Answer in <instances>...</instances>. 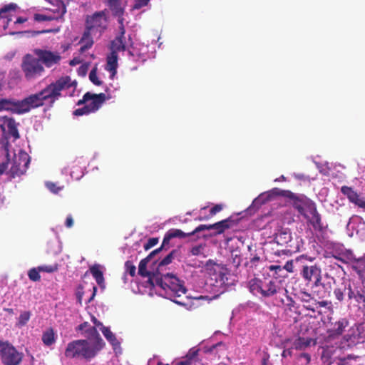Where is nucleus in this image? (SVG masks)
<instances>
[{
  "instance_id": "obj_1",
  "label": "nucleus",
  "mask_w": 365,
  "mask_h": 365,
  "mask_svg": "<svg viewBox=\"0 0 365 365\" xmlns=\"http://www.w3.org/2000/svg\"><path fill=\"white\" fill-rule=\"evenodd\" d=\"M154 284L161 289L165 297L179 305L185 307L188 310L197 308L200 306L199 301L207 297L200 295L192 299L186 297L185 300H180L179 298L181 294H185L187 289L184 286V282L173 274L168 273L160 277H156Z\"/></svg>"
},
{
  "instance_id": "obj_2",
  "label": "nucleus",
  "mask_w": 365,
  "mask_h": 365,
  "mask_svg": "<svg viewBox=\"0 0 365 365\" xmlns=\"http://www.w3.org/2000/svg\"><path fill=\"white\" fill-rule=\"evenodd\" d=\"M76 86V83L72 81L68 76H62L53 83L47 86L39 93L29 96L24 98V113L31 109L36 108L43 105L47 101L49 106H53L54 103L61 96V91Z\"/></svg>"
},
{
  "instance_id": "obj_3",
  "label": "nucleus",
  "mask_w": 365,
  "mask_h": 365,
  "mask_svg": "<svg viewBox=\"0 0 365 365\" xmlns=\"http://www.w3.org/2000/svg\"><path fill=\"white\" fill-rule=\"evenodd\" d=\"M87 333L92 344L84 339L74 340L68 343L65 350L66 357L90 360L104 347L105 342L95 327L88 329Z\"/></svg>"
},
{
  "instance_id": "obj_4",
  "label": "nucleus",
  "mask_w": 365,
  "mask_h": 365,
  "mask_svg": "<svg viewBox=\"0 0 365 365\" xmlns=\"http://www.w3.org/2000/svg\"><path fill=\"white\" fill-rule=\"evenodd\" d=\"M36 54L38 59H34L29 63H24V73L26 78L33 77L35 74H40L43 68L40 63V61L43 62L47 67L58 63L61 60V56L57 53L49 51L36 50Z\"/></svg>"
},
{
  "instance_id": "obj_5",
  "label": "nucleus",
  "mask_w": 365,
  "mask_h": 365,
  "mask_svg": "<svg viewBox=\"0 0 365 365\" xmlns=\"http://www.w3.org/2000/svg\"><path fill=\"white\" fill-rule=\"evenodd\" d=\"M107 27L108 18L105 11H96L86 16V30L93 34L94 36L100 37Z\"/></svg>"
},
{
  "instance_id": "obj_6",
  "label": "nucleus",
  "mask_w": 365,
  "mask_h": 365,
  "mask_svg": "<svg viewBox=\"0 0 365 365\" xmlns=\"http://www.w3.org/2000/svg\"><path fill=\"white\" fill-rule=\"evenodd\" d=\"M299 274L306 284H311L312 287H317L323 284L322 283V269L316 264L312 265L302 264Z\"/></svg>"
},
{
  "instance_id": "obj_7",
  "label": "nucleus",
  "mask_w": 365,
  "mask_h": 365,
  "mask_svg": "<svg viewBox=\"0 0 365 365\" xmlns=\"http://www.w3.org/2000/svg\"><path fill=\"white\" fill-rule=\"evenodd\" d=\"M298 298L302 303L303 307L313 313L317 312L318 314H322V312L319 311V308L320 307H326L329 309H331V302L327 300L318 301L310 293L307 292H301L299 294Z\"/></svg>"
},
{
  "instance_id": "obj_8",
  "label": "nucleus",
  "mask_w": 365,
  "mask_h": 365,
  "mask_svg": "<svg viewBox=\"0 0 365 365\" xmlns=\"http://www.w3.org/2000/svg\"><path fill=\"white\" fill-rule=\"evenodd\" d=\"M205 269L216 282L225 284L228 280L227 276L230 274V271L223 264H218L212 259H209L205 263Z\"/></svg>"
},
{
  "instance_id": "obj_9",
  "label": "nucleus",
  "mask_w": 365,
  "mask_h": 365,
  "mask_svg": "<svg viewBox=\"0 0 365 365\" xmlns=\"http://www.w3.org/2000/svg\"><path fill=\"white\" fill-rule=\"evenodd\" d=\"M0 356L5 365H18L21 361V354L8 341L0 340Z\"/></svg>"
},
{
  "instance_id": "obj_10",
  "label": "nucleus",
  "mask_w": 365,
  "mask_h": 365,
  "mask_svg": "<svg viewBox=\"0 0 365 365\" xmlns=\"http://www.w3.org/2000/svg\"><path fill=\"white\" fill-rule=\"evenodd\" d=\"M106 101V95L103 93L92 94L90 92L86 93L83 98L77 103L78 106L86 104L91 113L96 112Z\"/></svg>"
},
{
  "instance_id": "obj_11",
  "label": "nucleus",
  "mask_w": 365,
  "mask_h": 365,
  "mask_svg": "<svg viewBox=\"0 0 365 365\" xmlns=\"http://www.w3.org/2000/svg\"><path fill=\"white\" fill-rule=\"evenodd\" d=\"M275 196H282L287 198V197L293 196V192L290 190H281L279 188L274 187L267 192L260 194L254 200L252 204H264L267 201L271 200Z\"/></svg>"
},
{
  "instance_id": "obj_12",
  "label": "nucleus",
  "mask_w": 365,
  "mask_h": 365,
  "mask_svg": "<svg viewBox=\"0 0 365 365\" xmlns=\"http://www.w3.org/2000/svg\"><path fill=\"white\" fill-rule=\"evenodd\" d=\"M55 1L58 9L55 10L54 12L57 13V16H48L36 13L33 15V20L36 22H42L63 19V16L66 13V6L61 0H55Z\"/></svg>"
},
{
  "instance_id": "obj_13",
  "label": "nucleus",
  "mask_w": 365,
  "mask_h": 365,
  "mask_svg": "<svg viewBox=\"0 0 365 365\" xmlns=\"http://www.w3.org/2000/svg\"><path fill=\"white\" fill-rule=\"evenodd\" d=\"M160 251L161 248H158L152 251L145 258L140 260L138 266V274L141 277H148V283L152 286H155L153 282L154 279H155V274L147 271V264L152 259V257L155 256L156 254L159 253Z\"/></svg>"
},
{
  "instance_id": "obj_14",
  "label": "nucleus",
  "mask_w": 365,
  "mask_h": 365,
  "mask_svg": "<svg viewBox=\"0 0 365 365\" xmlns=\"http://www.w3.org/2000/svg\"><path fill=\"white\" fill-rule=\"evenodd\" d=\"M287 198L293 201V207L298 211V212L307 217L305 214V210H308L311 204H314L313 201L307 198L303 195H298L293 192V196L287 197Z\"/></svg>"
},
{
  "instance_id": "obj_15",
  "label": "nucleus",
  "mask_w": 365,
  "mask_h": 365,
  "mask_svg": "<svg viewBox=\"0 0 365 365\" xmlns=\"http://www.w3.org/2000/svg\"><path fill=\"white\" fill-rule=\"evenodd\" d=\"M348 299L356 302L360 309H365V290L356 286V287H349Z\"/></svg>"
},
{
  "instance_id": "obj_16",
  "label": "nucleus",
  "mask_w": 365,
  "mask_h": 365,
  "mask_svg": "<svg viewBox=\"0 0 365 365\" xmlns=\"http://www.w3.org/2000/svg\"><path fill=\"white\" fill-rule=\"evenodd\" d=\"M103 3L109 7L114 16L122 18L127 4L126 0H103Z\"/></svg>"
},
{
  "instance_id": "obj_17",
  "label": "nucleus",
  "mask_w": 365,
  "mask_h": 365,
  "mask_svg": "<svg viewBox=\"0 0 365 365\" xmlns=\"http://www.w3.org/2000/svg\"><path fill=\"white\" fill-rule=\"evenodd\" d=\"M239 220H235L232 217H228L225 220L212 224V230H215V235H221L225 230L236 227Z\"/></svg>"
},
{
  "instance_id": "obj_18",
  "label": "nucleus",
  "mask_w": 365,
  "mask_h": 365,
  "mask_svg": "<svg viewBox=\"0 0 365 365\" xmlns=\"http://www.w3.org/2000/svg\"><path fill=\"white\" fill-rule=\"evenodd\" d=\"M190 236V232H184L180 229H170L165 235L162 245L160 248L161 250L163 248L169 247L170 242L173 238L183 239Z\"/></svg>"
},
{
  "instance_id": "obj_19",
  "label": "nucleus",
  "mask_w": 365,
  "mask_h": 365,
  "mask_svg": "<svg viewBox=\"0 0 365 365\" xmlns=\"http://www.w3.org/2000/svg\"><path fill=\"white\" fill-rule=\"evenodd\" d=\"M2 110H10L13 113H23V101H14L10 99L2 98L0 100V111Z\"/></svg>"
},
{
  "instance_id": "obj_20",
  "label": "nucleus",
  "mask_w": 365,
  "mask_h": 365,
  "mask_svg": "<svg viewBox=\"0 0 365 365\" xmlns=\"http://www.w3.org/2000/svg\"><path fill=\"white\" fill-rule=\"evenodd\" d=\"M331 327L328 329L329 336H339L343 334L344 329L349 326V320L346 318H341L334 323H331Z\"/></svg>"
},
{
  "instance_id": "obj_21",
  "label": "nucleus",
  "mask_w": 365,
  "mask_h": 365,
  "mask_svg": "<svg viewBox=\"0 0 365 365\" xmlns=\"http://www.w3.org/2000/svg\"><path fill=\"white\" fill-rule=\"evenodd\" d=\"M16 5L9 4L0 9V24L6 29L9 22L11 20L12 12H15Z\"/></svg>"
},
{
  "instance_id": "obj_22",
  "label": "nucleus",
  "mask_w": 365,
  "mask_h": 365,
  "mask_svg": "<svg viewBox=\"0 0 365 365\" xmlns=\"http://www.w3.org/2000/svg\"><path fill=\"white\" fill-rule=\"evenodd\" d=\"M260 287H262L260 295L263 297H269L277 292L278 287L272 280H262Z\"/></svg>"
},
{
  "instance_id": "obj_23",
  "label": "nucleus",
  "mask_w": 365,
  "mask_h": 365,
  "mask_svg": "<svg viewBox=\"0 0 365 365\" xmlns=\"http://www.w3.org/2000/svg\"><path fill=\"white\" fill-rule=\"evenodd\" d=\"M309 214L312 216V219L309 220L310 223L313 226L315 230H322V222L321 215L318 212L316 204H311L309 205V210H307Z\"/></svg>"
},
{
  "instance_id": "obj_24",
  "label": "nucleus",
  "mask_w": 365,
  "mask_h": 365,
  "mask_svg": "<svg viewBox=\"0 0 365 365\" xmlns=\"http://www.w3.org/2000/svg\"><path fill=\"white\" fill-rule=\"evenodd\" d=\"M2 129L5 131L6 128V130L11 136L14 137V139H17L20 138L19 133L17 129V124L15 120L11 118L5 117L4 118V124L1 125Z\"/></svg>"
},
{
  "instance_id": "obj_25",
  "label": "nucleus",
  "mask_w": 365,
  "mask_h": 365,
  "mask_svg": "<svg viewBox=\"0 0 365 365\" xmlns=\"http://www.w3.org/2000/svg\"><path fill=\"white\" fill-rule=\"evenodd\" d=\"M341 192L347 197L351 202L355 204L357 206H359L361 202L363 200V198L360 197L359 195L351 187L346 185L342 186L341 187Z\"/></svg>"
},
{
  "instance_id": "obj_26",
  "label": "nucleus",
  "mask_w": 365,
  "mask_h": 365,
  "mask_svg": "<svg viewBox=\"0 0 365 365\" xmlns=\"http://www.w3.org/2000/svg\"><path fill=\"white\" fill-rule=\"evenodd\" d=\"M118 67V54L115 52H110L107 56V63L106 69L110 73V77L113 78L117 73Z\"/></svg>"
},
{
  "instance_id": "obj_27",
  "label": "nucleus",
  "mask_w": 365,
  "mask_h": 365,
  "mask_svg": "<svg viewBox=\"0 0 365 365\" xmlns=\"http://www.w3.org/2000/svg\"><path fill=\"white\" fill-rule=\"evenodd\" d=\"M349 287L352 289L353 287H356V286L354 284L348 283L334 289V294L339 302H342L344 300V296L346 294L348 296Z\"/></svg>"
},
{
  "instance_id": "obj_28",
  "label": "nucleus",
  "mask_w": 365,
  "mask_h": 365,
  "mask_svg": "<svg viewBox=\"0 0 365 365\" xmlns=\"http://www.w3.org/2000/svg\"><path fill=\"white\" fill-rule=\"evenodd\" d=\"M93 36H94L93 34L90 32L88 33V31L85 29L83 36L80 41V43H83L80 48V51L81 53L92 47L93 44Z\"/></svg>"
},
{
  "instance_id": "obj_29",
  "label": "nucleus",
  "mask_w": 365,
  "mask_h": 365,
  "mask_svg": "<svg viewBox=\"0 0 365 365\" xmlns=\"http://www.w3.org/2000/svg\"><path fill=\"white\" fill-rule=\"evenodd\" d=\"M90 272L93 275V278L96 279L97 284L101 287L104 288L105 282H104V277L103 272L100 269V266L98 264H95L90 268Z\"/></svg>"
},
{
  "instance_id": "obj_30",
  "label": "nucleus",
  "mask_w": 365,
  "mask_h": 365,
  "mask_svg": "<svg viewBox=\"0 0 365 365\" xmlns=\"http://www.w3.org/2000/svg\"><path fill=\"white\" fill-rule=\"evenodd\" d=\"M262 279L258 278H253L248 281L247 287L250 292L255 296L260 295L262 287H260Z\"/></svg>"
},
{
  "instance_id": "obj_31",
  "label": "nucleus",
  "mask_w": 365,
  "mask_h": 365,
  "mask_svg": "<svg viewBox=\"0 0 365 365\" xmlns=\"http://www.w3.org/2000/svg\"><path fill=\"white\" fill-rule=\"evenodd\" d=\"M353 269L360 277L365 275V256L353 259Z\"/></svg>"
},
{
  "instance_id": "obj_32",
  "label": "nucleus",
  "mask_w": 365,
  "mask_h": 365,
  "mask_svg": "<svg viewBox=\"0 0 365 365\" xmlns=\"http://www.w3.org/2000/svg\"><path fill=\"white\" fill-rule=\"evenodd\" d=\"M111 52H115L125 50V37L117 36L111 42Z\"/></svg>"
},
{
  "instance_id": "obj_33",
  "label": "nucleus",
  "mask_w": 365,
  "mask_h": 365,
  "mask_svg": "<svg viewBox=\"0 0 365 365\" xmlns=\"http://www.w3.org/2000/svg\"><path fill=\"white\" fill-rule=\"evenodd\" d=\"M291 239V233L289 230H283L279 231L275 235L274 240L279 245H284L287 243Z\"/></svg>"
},
{
  "instance_id": "obj_34",
  "label": "nucleus",
  "mask_w": 365,
  "mask_h": 365,
  "mask_svg": "<svg viewBox=\"0 0 365 365\" xmlns=\"http://www.w3.org/2000/svg\"><path fill=\"white\" fill-rule=\"evenodd\" d=\"M42 341L46 346H51L55 342V334L52 328L48 329L42 334Z\"/></svg>"
},
{
  "instance_id": "obj_35",
  "label": "nucleus",
  "mask_w": 365,
  "mask_h": 365,
  "mask_svg": "<svg viewBox=\"0 0 365 365\" xmlns=\"http://www.w3.org/2000/svg\"><path fill=\"white\" fill-rule=\"evenodd\" d=\"M101 330L106 337V339L113 346H119L120 343L117 340L115 336L113 334V332L110 330L108 327H103L101 328Z\"/></svg>"
},
{
  "instance_id": "obj_36",
  "label": "nucleus",
  "mask_w": 365,
  "mask_h": 365,
  "mask_svg": "<svg viewBox=\"0 0 365 365\" xmlns=\"http://www.w3.org/2000/svg\"><path fill=\"white\" fill-rule=\"evenodd\" d=\"M199 349L196 348H192L189 350L186 355L185 359L180 362L181 365H189L190 361L195 359L198 354Z\"/></svg>"
},
{
  "instance_id": "obj_37",
  "label": "nucleus",
  "mask_w": 365,
  "mask_h": 365,
  "mask_svg": "<svg viewBox=\"0 0 365 365\" xmlns=\"http://www.w3.org/2000/svg\"><path fill=\"white\" fill-rule=\"evenodd\" d=\"M177 252L178 251L176 250H173L172 252H170L166 257H165L161 261L159 262L158 264V269L170 264L174 259L175 255Z\"/></svg>"
},
{
  "instance_id": "obj_38",
  "label": "nucleus",
  "mask_w": 365,
  "mask_h": 365,
  "mask_svg": "<svg viewBox=\"0 0 365 365\" xmlns=\"http://www.w3.org/2000/svg\"><path fill=\"white\" fill-rule=\"evenodd\" d=\"M59 264L58 263H53L52 264H44L38 266V270L43 272L53 273L58 270Z\"/></svg>"
},
{
  "instance_id": "obj_39",
  "label": "nucleus",
  "mask_w": 365,
  "mask_h": 365,
  "mask_svg": "<svg viewBox=\"0 0 365 365\" xmlns=\"http://www.w3.org/2000/svg\"><path fill=\"white\" fill-rule=\"evenodd\" d=\"M223 209V205L222 204H217L215 206H213L210 210V214L209 215L204 217H199V220H208L211 217H212L214 215H215L217 213L220 212Z\"/></svg>"
},
{
  "instance_id": "obj_40",
  "label": "nucleus",
  "mask_w": 365,
  "mask_h": 365,
  "mask_svg": "<svg viewBox=\"0 0 365 365\" xmlns=\"http://www.w3.org/2000/svg\"><path fill=\"white\" fill-rule=\"evenodd\" d=\"M287 291L285 289L283 294L284 298L281 299V302L291 310L292 307L294 306L295 302L291 297L287 295Z\"/></svg>"
},
{
  "instance_id": "obj_41",
  "label": "nucleus",
  "mask_w": 365,
  "mask_h": 365,
  "mask_svg": "<svg viewBox=\"0 0 365 365\" xmlns=\"http://www.w3.org/2000/svg\"><path fill=\"white\" fill-rule=\"evenodd\" d=\"M40 272L41 271L38 270V267L32 268L28 272V276L31 281L38 282L41 279Z\"/></svg>"
},
{
  "instance_id": "obj_42",
  "label": "nucleus",
  "mask_w": 365,
  "mask_h": 365,
  "mask_svg": "<svg viewBox=\"0 0 365 365\" xmlns=\"http://www.w3.org/2000/svg\"><path fill=\"white\" fill-rule=\"evenodd\" d=\"M90 81L96 86H101L103 82L100 81L97 76V67L95 66L92 68L89 73Z\"/></svg>"
},
{
  "instance_id": "obj_43",
  "label": "nucleus",
  "mask_w": 365,
  "mask_h": 365,
  "mask_svg": "<svg viewBox=\"0 0 365 365\" xmlns=\"http://www.w3.org/2000/svg\"><path fill=\"white\" fill-rule=\"evenodd\" d=\"M46 187L49 191L54 194H58L63 188V186H58L56 182H46Z\"/></svg>"
},
{
  "instance_id": "obj_44",
  "label": "nucleus",
  "mask_w": 365,
  "mask_h": 365,
  "mask_svg": "<svg viewBox=\"0 0 365 365\" xmlns=\"http://www.w3.org/2000/svg\"><path fill=\"white\" fill-rule=\"evenodd\" d=\"M125 268L126 272L131 277H134L135 275L136 267L131 261L128 260L125 262Z\"/></svg>"
},
{
  "instance_id": "obj_45",
  "label": "nucleus",
  "mask_w": 365,
  "mask_h": 365,
  "mask_svg": "<svg viewBox=\"0 0 365 365\" xmlns=\"http://www.w3.org/2000/svg\"><path fill=\"white\" fill-rule=\"evenodd\" d=\"M73 170L71 172V176L74 180H79L83 175V170L80 167H73Z\"/></svg>"
},
{
  "instance_id": "obj_46",
  "label": "nucleus",
  "mask_w": 365,
  "mask_h": 365,
  "mask_svg": "<svg viewBox=\"0 0 365 365\" xmlns=\"http://www.w3.org/2000/svg\"><path fill=\"white\" fill-rule=\"evenodd\" d=\"M91 113V112L90 111L89 108L86 106V105L85 104V106L81 108H78V109H76L74 111H73V115H76V116H81V115H88Z\"/></svg>"
},
{
  "instance_id": "obj_47",
  "label": "nucleus",
  "mask_w": 365,
  "mask_h": 365,
  "mask_svg": "<svg viewBox=\"0 0 365 365\" xmlns=\"http://www.w3.org/2000/svg\"><path fill=\"white\" fill-rule=\"evenodd\" d=\"M150 0H135V3L133 6V10L140 9L147 6Z\"/></svg>"
},
{
  "instance_id": "obj_48",
  "label": "nucleus",
  "mask_w": 365,
  "mask_h": 365,
  "mask_svg": "<svg viewBox=\"0 0 365 365\" xmlns=\"http://www.w3.org/2000/svg\"><path fill=\"white\" fill-rule=\"evenodd\" d=\"M212 230V225H200L197 227L194 230L190 232V236L195 235V233L200 232L203 230Z\"/></svg>"
},
{
  "instance_id": "obj_49",
  "label": "nucleus",
  "mask_w": 365,
  "mask_h": 365,
  "mask_svg": "<svg viewBox=\"0 0 365 365\" xmlns=\"http://www.w3.org/2000/svg\"><path fill=\"white\" fill-rule=\"evenodd\" d=\"M158 242V237H152L150 238L148 242L144 245V249L145 250H148L155 245H156Z\"/></svg>"
},
{
  "instance_id": "obj_50",
  "label": "nucleus",
  "mask_w": 365,
  "mask_h": 365,
  "mask_svg": "<svg viewBox=\"0 0 365 365\" xmlns=\"http://www.w3.org/2000/svg\"><path fill=\"white\" fill-rule=\"evenodd\" d=\"M304 260L313 262L314 260V257H312L307 255H302L296 257V262H303Z\"/></svg>"
},
{
  "instance_id": "obj_51",
  "label": "nucleus",
  "mask_w": 365,
  "mask_h": 365,
  "mask_svg": "<svg viewBox=\"0 0 365 365\" xmlns=\"http://www.w3.org/2000/svg\"><path fill=\"white\" fill-rule=\"evenodd\" d=\"M59 31V29H47V30H42V31H24V34H46V33H51V32H58Z\"/></svg>"
},
{
  "instance_id": "obj_52",
  "label": "nucleus",
  "mask_w": 365,
  "mask_h": 365,
  "mask_svg": "<svg viewBox=\"0 0 365 365\" xmlns=\"http://www.w3.org/2000/svg\"><path fill=\"white\" fill-rule=\"evenodd\" d=\"M8 157H9V153H7V154H6V160L5 162H3V163H0V175L4 174V172L6 170V169L8 168V165H9V159Z\"/></svg>"
},
{
  "instance_id": "obj_53",
  "label": "nucleus",
  "mask_w": 365,
  "mask_h": 365,
  "mask_svg": "<svg viewBox=\"0 0 365 365\" xmlns=\"http://www.w3.org/2000/svg\"><path fill=\"white\" fill-rule=\"evenodd\" d=\"M11 176L12 178H15L16 175H19V173L20 172L19 165H13L11 168Z\"/></svg>"
},
{
  "instance_id": "obj_54",
  "label": "nucleus",
  "mask_w": 365,
  "mask_h": 365,
  "mask_svg": "<svg viewBox=\"0 0 365 365\" xmlns=\"http://www.w3.org/2000/svg\"><path fill=\"white\" fill-rule=\"evenodd\" d=\"M284 268L289 272H294V266L292 260L287 261L284 267Z\"/></svg>"
},
{
  "instance_id": "obj_55",
  "label": "nucleus",
  "mask_w": 365,
  "mask_h": 365,
  "mask_svg": "<svg viewBox=\"0 0 365 365\" xmlns=\"http://www.w3.org/2000/svg\"><path fill=\"white\" fill-rule=\"evenodd\" d=\"M65 225L68 228H71L73 225V220L71 215H68L65 222Z\"/></svg>"
},
{
  "instance_id": "obj_56",
  "label": "nucleus",
  "mask_w": 365,
  "mask_h": 365,
  "mask_svg": "<svg viewBox=\"0 0 365 365\" xmlns=\"http://www.w3.org/2000/svg\"><path fill=\"white\" fill-rule=\"evenodd\" d=\"M201 246H195L191 249L190 252L192 255L196 256L201 252Z\"/></svg>"
},
{
  "instance_id": "obj_57",
  "label": "nucleus",
  "mask_w": 365,
  "mask_h": 365,
  "mask_svg": "<svg viewBox=\"0 0 365 365\" xmlns=\"http://www.w3.org/2000/svg\"><path fill=\"white\" fill-rule=\"evenodd\" d=\"M5 73L0 71V91L2 90V88L4 85L5 82Z\"/></svg>"
},
{
  "instance_id": "obj_58",
  "label": "nucleus",
  "mask_w": 365,
  "mask_h": 365,
  "mask_svg": "<svg viewBox=\"0 0 365 365\" xmlns=\"http://www.w3.org/2000/svg\"><path fill=\"white\" fill-rule=\"evenodd\" d=\"M91 320L96 327H101V328L104 327L103 325V324L101 322H99L94 316L92 317Z\"/></svg>"
},
{
  "instance_id": "obj_59",
  "label": "nucleus",
  "mask_w": 365,
  "mask_h": 365,
  "mask_svg": "<svg viewBox=\"0 0 365 365\" xmlns=\"http://www.w3.org/2000/svg\"><path fill=\"white\" fill-rule=\"evenodd\" d=\"M120 23L121 24V26L120 27V35L118 36H120V37H125V28H124V26L123 25V18H120Z\"/></svg>"
},
{
  "instance_id": "obj_60",
  "label": "nucleus",
  "mask_w": 365,
  "mask_h": 365,
  "mask_svg": "<svg viewBox=\"0 0 365 365\" xmlns=\"http://www.w3.org/2000/svg\"><path fill=\"white\" fill-rule=\"evenodd\" d=\"M220 346H225V344L222 343V342H219V343H217L215 345H212L209 349H208V351L210 352H212L214 351L215 349H216L217 347H220Z\"/></svg>"
},
{
  "instance_id": "obj_61",
  "label": "nucleus",
  "mask_w": 365,
  "mask_h": 365,
  "mask_svg": "<svg viewBox=\"0 0 365 365\" xmlns=\"http://www.w3.org/2000/svg\"><path fill=\"white\" fill-rule=\"evenodd\" d=\"M260 258L259 256L255 255L252 258L250 259V263L253 265H256V264L259 261Z\"/></svg>"
},
{
  "instance_id": "obj_62",
  "label": "nucleus",
  "mask_w": 365,
  "mask_h": 365,
  "mask_svg": "<svg viewBox=\"0 0 365 365\" xmlns=\"http://www.w3.org/2000/svg\"><path fill=\"white\" fill-rule=\"evenodd\" d=\"M338 361V365H346L348 364L346 357L339 358Z\"/></svg>"
},
{
  "instance_id": "obj_63",
  "label": "nucleus",
  "mask_w": 365,
  "mask_h": 365,
  "mask_svg": "<svg viewBox=\"0 0 365 365\" xmlns=\"http://www.w3.org/2000/svg\"><path fill=\"white\" fill-rule=\"evenodd\" d=\"M233 262L236 264L237 267L240 264V257L237 255L234 257Z\"/></svg>"
},
{
  "instance_id": "obj_64",
  "label": "nucleus",
  "mask_w": 365,
  "mask_h": 365,
  "mask_svg": "<svg viewBox=\"0 0 365 365\" xmlns=\"http://www.w3.org/2000/svg\"><path fill=\"white\" fill-rule=\"evenodd\" d=\"M88 326V322H83L82 324H81L78 327V329L80 330V331H82L86 327H87Z\"/></svg>"
}]
</instances>
